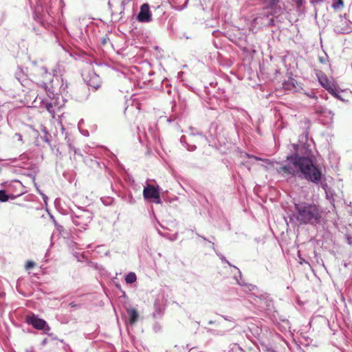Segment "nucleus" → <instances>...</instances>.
<instances>
[{"label":"nucleus","mask_w":352,"mask_h":352,"mask_svg":"<svg viewBox=\"0 0 352 352\" xmlns=\"http://www.w3.org/2000/svg\"><path fill=\"white\" fill-rule=\"evenodd\" d=\"M336 92H337V94L336 95H333V96L335 98H336L340 100L344 101V99L340 94L341 93V91H340V89L338 88L336 89Z\"/></svg>","instance_id":"nucleus-27"},{"label":"nucleus","mask_w":352,"mask_h":352,"mask_svg":"<svg viewBox=\"0 0 352 352\" xmlns=\"http://www.w3.org/2000/svg\"><path fill=\"white\" fill-rule=\"evenodd\" d=\"M307 96H309V98H315L316 100L317 99V96H315L314 94H307Z\"/></svg>","instance_id":"nucleus-38"},{"label":"nucleus","mask_w":352,"mask_h":352,"mask_svg":"<svg viewBox=\"0 0 352 352\" xmlns=\"http://www.w3.org/2000/svg\"><path fill=\"white\" fill-rule=\"evenodd\" d=\"M102 85V80L98 74L95 72L93 74H89V87H91L94 91L98 90Z\"/></svg>","instance_id":"nucleus-11"},{"label":"nucleus","mask_w":352,"mask_h":352,"mask_svg":"<svg viewBox=\"0 0 352 352\" xmlns=\"http://www.w3.org/2000/svg\"><path fill=\"white\" fill-rule=\"evenodd\" d=\"M33 74L36 76H41V77L46 78L49 76L47 69L44 66L34 65L32 69Z\"/></svg>","instance_id":"nucleus-13"},{"label":"nucleus","mask_w":352,"mask_h":352,"mask_svg":"<svg viewBox=\"0 0 352 352\" xmlns=\"http://www.w3.org/2000/svg\"><path fill=\"white\" fill-rule=\"evenodd\" d=\"M187 2H188V0H186L185 3L183 6H180V8L179 9L182 10V9L184 8L186 6Z\"/></svg>","instance_id":"nucleus-40"},{"label":"nucleus","mask_w":352,"mask_h":352,"mask_svg":"<svg viewBox=\"0 0 352 352\" xmlns=\"http://www.w3.org/2000/svg\"><path fill=\"white\" fill-rule=\"evenodd\" d=\"M45 108L47 110V111L52 114V117L54 118L55 111L54 109V106L51 103H46Z\"/></svg>","instance_id":"nucleus-22"},{"label":"nucleus","mask_w":352,"mask_h":352,"mask_svg":"<svg viewBox=\"0 0 352 352\" xmlns=\"http://www.w3.org/2000/svg\"><path fill=\"white\" fill-rule=\"evenodd\" d=\"M263 1L265 3L263 9L266 10H269L270 8L279 3V0H263Z\"/></svg>","instance_id":"nucleus-19"},{"label":"nucleus","mask_w":352,"mask_h":352,"mask_svg":"<svg viewBox=\"0 0 352 352\" xmlns=\"http://www.w3.org/2000/svg\"><path fill=\"white\" fill-rule=\"evenodd\" d=\"M84 122V120H80L78 124V127L80 130V131L83 133V129H82V124H83Z\"/></svg>","instance_id":"nucleus-30"},{"label":"nucleus","mask_w":352,"mask_h":352,"mask_svg":"<svg viewBox=\"0 0 352 352\" xmlns=\"http://www.w3.org/2000/svg\"><path fill=\"white\" fill-rule=\"evenodd\" d=\"M189 135L190 137L195 138V140H192V141L195 143L204 144L208 142L206 137L203 135L202 133H199L193 129H190V133Z\"/></svg>","instance_id":"nucleus-10"},{"label":"nucleus","mask_w":352,"mask_h":352,"mask_svg":"<svg viewBox=\"0 0 352 352\" xmlns=\"http://www.w3.org/2000/svg\"><path fill=\"white\" fill-rule=\"evenodd\" d=\"M40 86L45 89H46L47 87V84L45 82H41Z\"/></svg>","instance_id":"nucleus-36"},{"label":"nucleus","mask_w":352,"mask_h":352,"mask_svg":"<svg viewBox=\"0 0 352 352\" xmlns=\"http://www.w3.org/2000/svg\"><path fill=\"white\" fill-rule=\"evenodd\" d=\"M319 60H320V63H324L326 62V58L323 57V56H320L319 57Z\"/></svg>","instance_id":"nucleus-35"},{"label":"nucleus","mask_w":352,"mask_h":352,"mask_svg":"<svg viewBox=\"0 0 352 352\" xmlns=\"http://www.w3.org/2000/svg\"><path fill=\"white\" fill-rule=\"evenodd\" d=\"M254 23L261 26H272L274 25V18L269 10L263 9L254 19Z\"/></svg>","instance_id":"nucleus-5"},{"label":"nucleus","mask_w":352,"mask_h":352,"mask_svg":"<svg viewBox=\"0 0 352 352\" xmlns=\"http://www.w3.org/2000/svg\"><path fill=\"white\" fill-rule=\"evenodd\" d=\"M89 155H93L92 151H91V148H92V147L89 145Z\"/></svg>","instance_id":"nucleus-41"},{"label":"nucleus","mask_w":352,"mask_h":352,"mask_svg":"<svg viewBox=\"0 0 352 352\" xmlns=\"http://www.w3.org/2000/svg\"><path fill=\"white\" fill-rule=\"evenodd\" d=\"M218 256L219 257V258L221 260L222 262L223 263H228V265H229L230 267H233L234 269L237 270H238V272H239V276L240 278L241 277V272L239 271V270L234 265H232L226 258L224 256H223L222 254H217Z\"/></svg>","instance_id":"nucleus-20"},{"label":"nucleus","mask_w":352,"mask_h":352,"mask_svg":"<svg viewBox=\"0 0 352 352\" xmlns=\"http://www.w3.org/2000/svg\"><path fill=\"white\" fill-rule=\"evenodd\" d=\"M212 248L213 250H214V243H212Z\"/></svg>","instance_id":"nucleus-43"},{"label":"nucleus","mask_w":352,"mask_h":352,"mask_svg":"<svg viewBox=\"0 0 352 352\" xmlns=\"http://www.w3.org/2000/svg\"><path fill=\"white\" fill-rule=\"evenodd\" d=\"M91 166L93 167L94 165H99V163L96 160H91Z\"/></svg>","instance_id":"nucleus-37"},{"label":"nucleus","mask_w":352,"mask_h":352,"mask_svg":"<svg viewBox=\"0 0 352 352\" xmlns=\"http://www.w3.org/2000/svg\"><path fill=\"white\" fill-rule=\"evenodd\" d=\"M294 149L296 150V148L298 147L297 144H294Z\"/></svg>","instance_id":"nucleus-42"},{"label":"nucleus","mask_w":352,"mask_h":352,"mask_svg":"<svg viewBox=\"0 0 352 352\" xmlns=\"http://www.w3.org/2000/svg\"><path fill=\"white\" fill-rule=\"evenodd\" d=\"M26 322L38 330H43L44 333L46 334H49V331L51 329L45 320L39 318L34 314L28 316L26 317Z\"/></svg>","instance_id":"nucleus-4"},{"label":"nucleus","mask_w":352,"mask_h":352,"mask_svg":"<svg viewBox=\"0 0 352 352\" xmlns=\"http://www.w3.org/2000/svg\"><path fill=\"white\" fill-rule=\"evenodd\" d=\"M292 1L296 3L298 8H300L302 6L305 0H292Z\"/></svg>","instance_id":"nucleus-28"},{"label":"nucleus","mask_w":352,"mask_h":352,"mask_svg":"<svg viewBox=\"0 0 352 352\" xmlns=\"http://www.w3.org/2000/svg\"><path fill=\"white\" fill-rule=\"evenodd\" d=\"M35 266V263L32 261H28L25 264V269L30 270Z\"/></svg>","instance_id":"nucleus-24"},{"label":"nucleus","mask_w":352,"mask_h":352,"mask_svg":"<svg viewBox=\"0 0 352 352\" xmlns=\"http://www.w3.org/2000/svg\"><path fill=\"white\" fill-rule=\"evenodd\" d=\"M342 6H343L342 0H336V1L333 3L332 7L334 9H339Z\"/></svg>","instance_id":"nucleus-23"},{"label":"nucleus","mask_w":352,"mask_h":352,"mask_svg":"<svg viewBox=\"0 0 352 352\" xmlns=\"http://www.w3.org/2000/svg\"><path fill=\"white\" fill-rule=\"evenodd\" d=\"M151 201H153V203H155V204H161L162 201L160 199V192L157 195L156 197H155L153 199H152L151 200Z\"/></svg>","instance_id":"nucleus-26"},{"label":"nucleus","mask_w":352,"mask_h":352,"mask_svg":"<svg viewBox=\"0 0 352 352\" xmlns=\"http://www.w3.org/2000/svg\"><path fill=\"white\" fill-rule=\"evenodd\" d=\"M43 344L46 343V340H43Z\"/></svg>","instance_id":"nucleus-45"},{"label":"nucleus","mask_w":352,"mask_h":352,"mask_svg":"<svg viewBox=\"0 0 352 352\" xmlns=\"http://www.w3.org/2000/svg\"><path fill=\"white\" fill-rule=\"evenodd\" d=\"M204 241H206L207 239L204 236H201Z\"/></svg>","instance_id":"nucleus-44"},{"label":"nucleus","mask_w":352,"mask_h":352,"mask_svg":"<svg viewBox=\"0 0 352 352\" xmlns=\"http://www.w3.org/2000/svg\"><path fill=\"white\" fill-rule=\"evenodd\" d=\"M270 14L274 18V16H278L282 13V8L280 7L278 3L274 5V6H272L269 9Z\"/></svg>","instance_id":"nucleus-15"},{"label":"nucleus","mask_w":352,"mask_h":352,"mask_svg":"<svg viewBox=\"0 0 352 352\" xmlns=\"http://www.w3.org/2000/svg\"><path fill=\"white\" fill-rule=\"evenodd\" d=\"M294 217L300 224L316 226L324 219V212L318 205L307 202L294 204Z\"/></svg>","instance_id":"nucleus-2"},{"label":"nucleus","mask_w":352,"mask_h":352,"mask_svg":"<svg viewBox=\"0 0 352 352\" xmlns=\"http://www.w3.org/2000/svg\"><path fill=\"white\" fill-rule=\"evenodd\" d=\"M186 148L189 151H194L196 148H197V146L195 145H190V144H187L186 145Z\"/></svg>","instance_id":"nucleus-29"},{"label":"nucleus","mask_w":352,"mask_h":352,"mask_svg":"<svg viewBox=\"0 0 352 352\" xmlns=\"http://www.w3.org/2000/svg\"><path fill=\"white\" fill-rule=\"evenodd\" d=\"M248 156L249 158H254L256 160H263V159H261V157H256V156H254V155H248Z\"/></svg>","instance_id":"nucleus-33"},{"label":"nucleus","mask_w":352,"mask_h":352,"mask_svg":"<svg viewBox=\"0 0 352 352\" xmlns=\"http://www.w3.org/2000/svg\"><path fill=\"white\" fill-rule=\"evenodd\" d=\"M180 142L182 144H188V142L186 141V137L185 135H182L180 138Z\"/></svg>","instance_id":"nucleus-31"},{"label":"nucleus","mask_w":352,"mask_h":352,"mask_svg":"<svg viewBox=\"0 0 352 352\" xmlns=\"http://www.w3.org/2000/svg\"><path fill=\"white\" fill-rule=\"evenodd\" d=\"M254 304L262 309H270L272 305L271 299L266 294H262L260 296H256L254 298Z\"/></svg>","instance_id":"nucleus-7"},{"label":"nucleus","mask_w":352,"mask_h":352,"mask_svg":"<svg viewBox=\"0 0 352 352\" xmlns=\"http://www.w3.org/2000/svg\"><path fill=\"white\" fill-rule=\"evenodd\" d=\"M137 280L136 274L134 272H129L125 276V281L128 284H132L135 283Z\"/></svg>","instance_id":"nucleus-18"},{"label":"nucleus","mask_w":352,"mask_h":352,"mask_svg":"<svg viewBox=\"0 0 352 352\" xmlns=\"http://www.w3.org/2000/svg\"><path fill=\"white\" fill-rule=\"evenodd\" d=\"M74 256L76 257L77 260L80 262H82L87 260V252L85 251H81L78 250L74 252Z\"/></svg>","instance_id":"nucleus-16"},{"label":"nucleus","mask_w":352,"mask_h":352,"mask_svg":"<svg viewBox=\"0 0 352 352\" xmlns=\"http://www.w3.org/2000/svg\"><path fill=\"white\" fill-rule=\"evenodd\" d=\"M126 313L129 316V323L131 325L134 324L139 318V314L134 308L129 307L126 309Z\"/></svg>","instance_id":"nucleus-12"},{"label":"nucleus","mask_w":352,"mask_h":352,"mask_svg":"<svg viewBox=\"0 0 352 352\" xmlns=\"http://www.w3.org/2000/svg\"><path fill=\"white\" fill-rule=\"evenodd\" d=\"M137 19L142 23H148L152 21V14L149 10L148 4L144 3L141 6Z\"/></svg>","instance_id":"nucleus-6"},{"label":"nucleus","mask_w":352,"mask_h":352,"mask_svg":"<svg viewBox=\"0 0 352 352\" xmlns=\"http://www.w3.org/2000/svg\"><path fill=\"white\" fill-rule=\"evenodd\" d=\"M317 112L318 113L324 115L326 117H329L331 119H332L334 116V113H333L332 111L327 109L323 107H320L318 110H317Z\"/></svg>","instance_id":"nucleus-17"},{"label":"nucleus","mask_w":352,"mask_h":352,"mask_svg":"<svg viewBox=\"0 0 352 352\" xmlns=\"http://www.w3.org/2000/svg\"><path fill=\"white\" fill-rule=\"evenodd\" d=\"M234 278L236 279L237 284L241 285L243 287V290L245 292L252 291L254 290L255 289H257L256 286L255 285H253L252 284H246L243 281H240L236 276H234Z\"/></svg>","instance_id":"nucleus-14"},{"label":"nucleus","mask_w":352,"mask_h":352,"mask_svg":"<svg viewBox=\"0 0 352 352\" xmlns=\"http://www.w3.org/2000/svg\"><path fill=\"white\" fill-rule=\"evenodd\" d=\"M160 192L159 186L155 187L152 185L144 186L143 190V197L144 199L151 201Z\"/></svg>","instance_id":"nucleus-8"},{"label":"nucleus","mask_w":352,"mask_h":352,"mask_svg":"<svg viewBox=\"0 0 352 352\" xmlns=\"http://www.w3.org/2000/svg\"><path fill=\"white\" fill-rule=\"evenodd\" d=\"M283 88L285 89H292V88H293L294 87V84L293 82L290 83V82H284L283 84Z\"/></svg>","instance_id":"nucleus-25"},{"label":"nucleus","mask_w":352,"mask_h":352,"mask_svg":"<svg viewBox=\"0 0 352 352\" xmlns=\"http://www.w3.org/2000/svg\"><path fill=\"white\" fill-rule=\"evenodd\" d=\"M283 176L292 175L318 184L322 179L320 168L314 163L312 157L298 153L287 156V163L276 169Z\"/></svg>","instance_id":"nucleus-1"},{"label":"nucleus","mask_w":352,"mask_h":352,"mask_svg":"<svg viewBox=\"0 0 352 352\" xmlns=\"http://www.w3.org/2000/svg\"><path fill=\"white\" fill-rule=\"evenodd\" d=\"M319 82L322 87H324L329 94L331 95H336L337 94V87L328 80L326 76H321L318 78Z\"/></svg>","instance_id":"nucleus-9"},{"label":"nucleus","mask_w":352,"mask_h":352,"mask_svg":"<svg viewBox=\"0 0 352 352\" xmlns=\"http://www.w3.org/2000/svg\"><path fill=\"white\" fill-rule=\"evenodd\" d=\"M73 223L79 228V230L87 229L88 216L87 211L82 210L80 208H78L76 211H74V215L72 217Z\"/></svg>","instance_id":"nucleus-3"},{"label":"nucleus","mask_w":352,"mask_h":352,"mask_svg":"<svg viewBox=\"0 0 352 352\" xmlns=\"http://www.w3.org/2000/svg\"><path fill=\"white\" fill-rule=\"evenodd\" d=\"M9 199V196L6 194L5 190H0V201L4 202Z\"/></svg>","instance_id":"nucleus-21"},{"label":"nucleus","mask_w":352,"mask_h":352,"mask_svg":"<svg viewBox=\"0 0 352 352\" xmlns=\"http://www.w3.org/2000/svg\"><path fill=\"white\" fill-rule=\"evenodd\" d=\"M15 136L17 138L19 141H21V142L23 141V137L20 133H16Z\"/></svg>","instance_id":"nucleus-32"},{"label":"nucleus","mask_w":352,"mask_h":352,"mask_svg":"<svg viewBox=\"0 0 352 352\" xmlns=\"http://www.w3.org/2000/svg\"><path fill=\"white\" fill-rule=\"evenodd\" d=\"M39 192L41 195L43 201L46 203L47 199V197L45 194H43V192Z\"/></svg>","instance_id":"nucleus-34"},{"label":"nucleus","mask_w":352,"mask_h":352,"mask_svg":"<svg viewBox=\"0 0 352 352\" xmlns=\"http://www.w3.org/2000/svg\"><path fill=\"white\" fill-rule=\"evenodd\" d=\"M131 0H122V5L124 6L126 3H128Z\"/></svg>","instance_id":"nucleus-39"}]
</instances>
